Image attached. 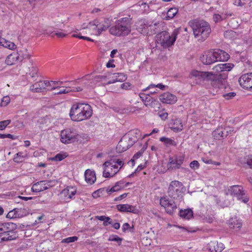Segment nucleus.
<instances>
[{"instance_id":"nucleus-1","label":"nucleus","mask_w":252,"mask_h":252,"mask_svg":"<svg viewBox=\"0 0 252 252\" xmlns=\"http://www.w3.org/2000/svg\"><path fill=\"white\" fill-rule=\"evenodd\" d=\"M93 114V108L90 104L75 102L71 106L69 115L71 120L78 122L90 119Z\"/></svg>"},{"instance_id":"nucleus-2","label":"nucleus","mask_w":252,"mask_h":252,"mask_svg":"<svg viewBox=\"0 0 252 252\" xmlns=\"http://www.w3.org/2000/svg\"><path fill=\"white\" fill-rule=\"evenodd\" d=\"M60 140L64 144L75 143L83 144L89 140L88 134L79 133L76 129L73 128H67L62 130L60 133Z\"/></svg>"},{"instance_id":"nucleus-3","label":"nucleus","mask_w":252,"mask_h":252,"mask_svg":"<svg viewBox=\"0 0 252 252\" xmlns=\"http://www.w3.org/2000/svg\"><path fill=\"white\" fill-rule=\"evenodd\" d=\"M193 31L194 37L199 41L205 40L211 32V29L208 23L204 21L193 20L189 23Z\"/></svg>"},{"instance_id":"nucleus-4","label":"nucleus","mask_w":252,"mask_h":252,"mask_svg":"<svg viewBox=\"0 0 252 252\" xmlns=\"http://www.w3.org/2000/svg\"><path fill=\"white\" fill-rule=\"evenodd\" d=\"M110 26V22L108 19L99 18L90 21L88 24L86 29L89 34L98 36Z\"/></svg>"},{"instance_id":"nucleus-5","label":"nucleus","mask_w":252,"mask_h":252,"mask_svg":"<svg viewBox=\"0 0 252 252\" xmlns=\"http://www.w3.org/2000/svg\"><path fill=\"white\" fill-rule=\"evenodd\" d=\"M131 19L124 17L119 20L116 25L109 29L110 33L114 35L121 36L128 35L131 32Z\"/></svg>"},{"instance_id":"nucleus-6","label":"nucleus","mask_w":252,"mask_h":252,"mask_svg":"<svg viewBox=\"0 0 252 252\" xmlns=\"http://www.w3.org/2000/svg\"><path fill=\"white\" fill-rule=\"evenodd\" d=\"M17 225L12 222L0 223V243L17 238Z\"/></svg>"},{"instance_id":"nucleus-7","label":"nucleus","mask_w":252,"mask_h":252,"mask_svg":"<svg viewBox=\"0 0 252 252\" xmlns=\"http://www.w3.org/2000/svg\"><path fill=\"white\" fill-rule=\"evenodd\" d=\"M124 162L120 159H111L103 164V176L105 178L113 177L124 165Z\"/></svg>"},{"instance_id":"nucleus-8","label":"nucleus","mask_w":252,"mask_h":252,"mask_svg":"<svg viewBox=\"0 0 252 252\" xmlns=\"http://www.w3.org/2000/svg\"><path fill=\"white\" fill-rule=\"evenodd\" d=\"M180 28L174 29L171 35L166 31H162L157 35L159 44L163 47H169L174 44L179 34Z\"/></svg>"},{"instance_id":"nucleus-9","label":"nucleus","mask_w":252,"mask_h":252,"mask_svg":"<svg viewBox=\"0 0 252 252\" xmlns=\"http://www.w3.org/2000/svg\"><path fill=\"white\" fill-rule=\"evenodd\" d=\"M61 83L53 81H39L30 87V90L33 93H40L46 90L51 91L57 88V85Z\"/></svg>"},{"instance_id":"nucleus-10","label":"nucleus","mask_w":252,"mask_h":252,"mask_svg":"<svg viewBox=\"0 0 252 252\" xmlns=\"http://www.w3.org/2000/svg\"><path fill=\"white\" fill-rule=\"evenodd\" d=\"M183 185L181 182L176 180L172 181L168 186L167 193L173 199L181 201L183 198Z\"/></svg>"},{"instance_id":"nucleus-11","label":"nucleus","mask_w":252,"mask_h":252,"mask_svg":"<svg viewBox=\"0 0 252 252\" xmlns=\"http://www.w3.org/2000/svg\"><path fill=\"white\" fill-rule=\"evenodd\" d=\"M226 194L236 197L238 200H242L245 203L249 200V197L245 195L243 187L239 185L230 186L226 190Z\"/></svg>"},{"instance_id":"nucleus-12","label":"nucleus","mask_w":252,"mask_h":252,"mask_svg":"<svg viewBox=\"0 0 252 252\" xmlns=\"http://www.w3.org/2000/svg\"><path fill=\"white\" fill-rule=\"evenodd\" d=\"M185 155H175L169 157L166 166L168 170L173 171L180 169L185 160Z\"/></svg>"},{"instance_id":"nucleus-13","label":"nucleus","mask_w":252,"mask_h":252,"mask_svg":"<svg viewBox=\"0 0 252 252\" xmlns=\"http://www.w3.org/2000/svg\"><path fill=\"white\" fill-rule=\"evenodd\" d=\"M159 203L164 208L165 212L169 214H173L177 208L175 201L170 199L167 196L161 197L159 200Z\"/></svg>"},{"instance_id":"nucleus-14","label":"nucleus","mask_w":252,"mask_h":252,"mask_svg":"<svg viewBox=\"0 0 252 252\" xmlns=\"http://www.w3.org/2000/svg\"><path fill=\"white\" fill-rule=\"evenodd\" d=\"M110 76V74L107 75H99L94 76L92 74L87 75L85 76L83 78V80H87L90 81V83H94V84H98V85H106L110 84L111 83H108L109 80H108V77H109L108 79L110 78L109 77Z\"/></svg>"},{"instance_id":"nucleus-15","label":"nucleus","mask_w":252,"mask_h":252,"mask_svg":"<svg viewBox=\"0 0 252 252\" xmlns=\"http://www.w3.org/2000/svg\"><path fill=\"white\" fill-rule=\"evenodd\" d=\"M77 189L74 186H67L60 193L62 199L66 202H69L76 194Z\"/></svg>"},{"instance_id":"nucleus-16","label":"nucleus","mask_w":252,"mask_h":252,"mask_svg":"<svg viewBox=\"0 0 252 252\" xmlns=\"http://www.w3.org/2000/svg\"><path fill=\"white\" fill-rule=\"evenodd\" d=\"M238 81L243 88L252 91V73L243 74L240 77Z\"/></svg>"},{"instance_id":"nucleus-17","label":"nucleus","mask_w":252,"mask_h":252,"mask_svg":"<svg viewBox=\"0 0 252 252\" xmlns=\"http://www.w3.org/2000/svg\"><path fill=\"white\" fill-rule=\"evenodd\" d=\"M216 74H214L212 72L208 71H199L197 70H192L190 72V75L192 77H198L199 79L203 81H207L211 82L215 77Z\"/></svg>"},{"instance_id":"nucleus-18","label":"nucleus","mask_w":252,"mask_h":252,"mask_svg":"<svg viewBox=\"0 0 252 252\" xmlns=\"http://www.w3.org/2000/svg\"><path fill=\"white\" fill-rule=\"evenodd\" d=\"M51 183V181H41L38 182L32 185V190L33 192H36L45 190L52 187Z\"/></svg>"},{"instance_id":"nucleus-19","label":"nucleus","mask_w":252,"mask_h":252,"mask_svg":"<svg viewBox=\"0 0 252 252\" xmlns=\"http://www.w3.org/2000/svg\"><path fill=\"white\" fill-rule=\"evenodd\" d=\"M139 96L147 107L154 108L156 105H158V102L155 99L149 94L145 93H140Z\"/></svg>"},{"instance_id":"nucleus-20","label":"nucleus","mask_w":252,"mask_h":252,"mask_svg":"<svg viewBox=\"0 0 252 252\" xmlns=\"http://www.w3.org/2000/svg\"><path fill=\"white\" fill-rule=\"evenodd\" d=\"M159 100L163 103L173 104L177 101V97L173 94L168 92L161 94L159 97Z\"/></svg>"},{"instance_id":"nucleus-21","label":"nucleus","mask_w":252,"mask_h":252,"mask_svg":"<svg viewBox=\"0 0 252 252\" xmlns=\"http://www.w3.org/2000/svg\"><path fill=\"white\" fill-rule=\"evenodd\" d=\"M202 63L206 65H209L216 62L214 51H208L200 57Z\"/></svg>"},{"instance_id":"nucleus-22","label":"nucleus","mask_w":252,"mask_h":252,"mask_svg":"<svg viewBox=\"0 0 252 252\" xmlns=\"http://www.w3.org/2000/svg\"><path fill=\"white\" fill-rule=\"evenodd\" d=\"M224 249V246L222 243H219L216 241H211L207 246V249L210 252H221Z\"/></svg>"},{"instance_id":"nucleus-23","label":"nucleus","mask_w":252,"mask_h":252,"mask_svg":"<svg viewBox=\"0 0 252 252\" xmlns=\"http://www.w3.org/2000/svg\"><path fill=\"white\" fill-rule=\"evenodd\" d=\"M129 142L127 137L125 135L123 136L116 147L117 150L120 153L126 151L131 147V145H129Z\"/></svg>"},{"instance_id":"nucleus-24","label":"nucleus","mask_w":252,"mask_h":252,"mask_svg":"<svg viewBox=\"0 0 252 252\" xmlns=\"http://www.w3.org/2000/svg\"><path fill=\"white\" fill-rule=\"evenodd\" d=\"M139 134L140 131L138 129H133L125 135L127 137L128 141L129 142V145L132 146L138 140Z\"/></svg>"},{"instance_id":"nucleus-25","label":"nucleus","mask_w":252,"mask_h":252,"mask_svg":"<svg viewBox=\"0 0 252 252\" xmlns=\"http://www.w3.org/2000/svg\"><path fill=\"white\" fill-rule=\"evenodd\" d=\"M214 53L216 62L227 61L230 58L229 55L222 50L218 49Z\"/></svg>"},{"instance_id":"nucleus-26","label":"nucleus","mask_w":252,"mask_h":252,"mask_svg":"<svg viewBox=\"0 0 252 252\" xmlns=\"http://www.w3.org/2000/svg\"><path fill=\"white\" fill-rule=\"evenodd\" d=\"M170 128L175 132L181 131L183 129V125L179 119H172L170 123Z\"/></svg>"},{"instance_id":"nucleus-27","label":"nucleus","mask_w":252,"mask_h":252,"mask_svg":"<svg viewBox=\"0 0 252 252\" xmlns=\"http://www.w3.org/2000/svg\"><path fill=\"white\" fill-rule=\"evenodd\" d=\"M59 82L60 83H61V84H59L57 85V86L58 87L54 89V90L57 89V91L54 93V94H66V93H69L70 92L75 91V89L71 88L70 87H61L60 86L63 85V82H60V81H59ZM81 90L82 89L80 88H79V89L77 88L76 89V90L77 91H81Z\"/></svg>"},{"instance_id":"nucleus-28","label":"nucleus","mask_w":252,"mask_h":252,"mask_svg":"<svg viewBox=\"0 0 252 252\" xmlns=\"http://www.w3.org/2000/svg\"><path fill=\"white\" fill-rule=\"evenodd\" d=\"M16 52L17 53L20 62H22L24 60L30 59L32 56L31 52L25 47L22 48Z\"/></svg>"},{"instance_id":"nucleus-29","label":"nucleus","mask_w":252,"mask_h":252,"mask_svg":"<svg viewBox=\"0 0 252 252\" xmlns=\"http://www.w3.org/2000/svg\"><path fill=\"white\" fill-rule=\"evenodd\" d=\"M5 63L8 65H12L20 63L17 53L14 52L8 55L5 59Z\"/></svg>"},{"instance_id":"nucleus-30","label":"nucleus","mask_w":252,"mask_h":252,"mask_svg":"<svg viewBox=\"0 0 252 252\" xmlns=\"http://www.w3.org/2000/svg\"><path fill=\"white\" fill-rule=\"evenodd\" d=\"M84 176L86 182L89 184L92 185L96 181L95 173L94 171L87 169L85 172Z\"/></svg>"},{"instance_id":"nucleus-31","label":"nucleus","mask_w":252,"mask_h":252,"mask_svg":"<svg viewBox=\"0 0 252 252\" xmlns=\"http://www.w3.org/2000/svg\"><path fill=\"white\" fill-rule=\"evenodd\" d=\"M229 227L231 229H239L242 226V220L237 217L230 218L228 222Z\"/></svg>"},{"instance_id":"nucleus-32","label":"nucleus","mask_w":252,"mask_h":252,"mask_svg":"<svg viewBox=\"0 0 252 252\" xmlns=\"http://www.w3.org/2000/svg\"><path fill=\"white\" fill-rule=\"evenodd\" d=\"M117 208L118 210L121 212H130L135 213L136 210L135 207L127 204L118 205H117Z\"/></svg>"},{"instance_id":"nucleus-33","label":"nucleus","mask_w":252,"mask_h":252,"mask_svg":"<svg viewBox=\"0 0 252 252\" xmlns=\"http://www.w3.org/2000/svg\"><path fill=\"white\" fill-rule=\"evenodd\" d=\"M127 78L126 75L123 73H114L112 79L109 80L108 83H114L116 82H123Z\"/></svg>"},{"instance_id":"nucleus-34","label":"nucleus","mask_w":252,"mask_h":252,"mask_svg":"<svg viewBox=\"0 0 252 252\" xmlns=\"http://www.w3.org/2000/svg\"><path fill=\"white\" fill-rule=\"evenodd\" d=\"M220 76L216 75L215 77L211 82L212 87L214 89L216 93H217L219 89L222 86V81L220 79Z\"/></svg>"},{"instance_id":"nucleus-35","label":"nucleus","mask_w":252,"mask_h":252,"mask_svg":"<svg viewBox=\"0 0 252 252\" xmlns=\"http://www.w3.org/2000/svg\"><path fill=\"white\" fill-rule=\"evenodd\" d=\"M240 162L243 167L252 169V155L245 156Z\"/></svg>"},{"instance_id":"nucleus-36","label":"nucleus","mask_w":252,"mask_h":252,"mask_svg":"<svg viewBox=\"0 0 252 252\" xmlns=\"http://www.w3.org/2000/svg\"><path fill=\"white\" fill-rule=\"evenodd\" d=\"M123 184V182L121 181L118 182L112 188H107L106 189H105V191L108 194H111L112 192L119 191L122 189V185Z\"/></svg>"},{"instance_id":"nucleus-37","label":"nucleus","mask_w":252,"mask_h":252,"mask_svg":"<svg viewBox=\"0 0 252 252\" xmlns=\"http://www.w3.org/2000/svg\"><path fill=\"white\" fill-rule=\"evenodd\" d=\"M27 74H29L33 79H36V77L38 76V69L36 66L31 64V65L29 67Z\"/></svg>"},{"instance_id":"nucleus-38","label":"nucleus","mask_w":252,"mask_h":252,"mask_svg":"<svg viewBox=\"0 0 252 252\" xmlns=\"http://www.w3.org/2000/svg\"><path fill=\"white\" fill-rule=\"evenodd\" d=\"M213 136L215 139L221 140L223 139L225 136V134L223 132L222 128L219 127L215 129L212 133Z\"/></svg>"},{"instance_id":"nucleus-39","label":"nucleus","mask_w":252,"mask_h":252,"mask_svg":"<svg viewBox=\"0 0 252 252\" xmlns=\"http://www.w3.org/2000/svg\"><path fill=\"white\" fill-rule=\"evenodd\" d=\"M159 141L163 143L164 145L166 147L169 146H176L177 145V142L173 139L166 137H161L159 138Z\"/></svg>"},{"instance_id":"nucleus-40","label":"nucleus","mask_w":252,"mask_h":252,"mask_svg":"<svg viewBox=\"0 0 252 252\" xmlns=\"http://www.w3.org/2000/svg\"><path fill=\"white\" fill-rule=\"evenodd\" d=\"M178 8L172 7L168 9L166 13V20H169L173 19L178 12Z\"/></svg>"},{"instance_id":"nucleus-41","label":"nucleus","mask_w":252,"mask_h":252,"mask_svg":"<svg viewBox=\"0 0 252 252\" xmlns=\"http://www.w3.org/2000/svg\"><path fill=\"white\" fill-rule=\"evenodd\" d=\"M179 214L181 217L186 219H189L193 216V212L190 209L181 210Z\"/></svg>"},{"instance_id":"nucleus-42","label":"nucleus","mask_w":252,"mask_h":252,"mask_svg":"<svg viewBox=\"0 0 252 252\" xmlns=\"http://www.w3.org/2000/svg\"><path fill=\"white\" fill-rule=\"evenodd\" d=\"M52 22V27L55 29L58 30L62 27V25L64 24V21L62 19H61L59 16H58L57 18H55L54 20H53Z\"/></svg>"},{"instance_id":"nucleus-43","label":"nucleus","mask_w":252,"mask_h":252,"mask_svg":"<svg viewBox=\"0 0 252 252\" xmlns=\"http://www.w3.org/2000/svg\"><path fill=\"white\" fill-rule=\"evenodd\" d=\"M67 155L65 153H60L55 157L50 158V160L54 161H60L66 158Z\"/></svg>"},{"instance_id":"nucleus-44","label":"nucleus","mask_w":252,"mask_h":252,"mask_svg":"<svg viewBox=\"0 0 252 252\" xmlns=\"http://www.w3.org/2000/svg\"><path fill=\"white\" fill-rule=\"evenodd\" d=\"M2 46L12 50H14L17 48L16 45L14 42L8 40H6L3 44H2Z\"/></svg>"},{"instance_id":"nucleus-45","label":"nucleus","mask_w":252,"mask_h":252,"mask_svg":"<svg viewBox=\"0 0 252 252\" xmlns=\"http://www.w3.org/2000/svg\"><path fill=\"white\" fill-rule=\"evenodd\" d=\"M81 34H82V33H81V32H79V33H76V34L74 33L72 35V37H75V38H78L79 39H83V40H87V41H91V42H94V39H93L89 37H87V36H83Z\"/></svg>"},{"instance_id":"nucleus-46","label":"nucleus","mask_w":252,"mask_h":252,"mask_svg":"<svg viewBox=\"0 0 252 252\" xmlns=\"http://www.w3.org/2000/svg\"><path fill=\"white\" fill-rule=\"evenodd\" d=\"M223 71H229L234 66V65L231 63H221Z\"/></svg>"},{"instance_id":"nucleus-47","label":"nucleus","mask_w":252,"mask_h":252,"mask_svg":"<svg viewBox=\"0 0 252 252\" xmlns=\"http://www.w3.org/2000/svg\"><path fill=\"white\" fill-rule=\"evenodd\" d=\"M133 88V85L128 82H126L121 85V88L126 91L131 90Z\"/></svg>"},{"instance_id":"nucleus-48","label":"nucleus","mask_w":252,"mask_h":252,"mask_svg":"<svg viewBox=\"0 0 252 252\" xmlns=\"http://www.w3.org/2000/svg\"><path fill=\"white\" fill-rule=\"evenodd\" d=\"M10 98L8 95L4 96L1 99L0 106L1 107L6 106L10 102Z\"/></svg>"},{"instance_id":"nucleus-49","label":"nucleus","mask_w":252,"mask_h":252,"mask_svg":"<svg viewBox=\"0 0 252 252\" xmlns=\"http://www.w3.org/2000/svg\"><path fill=\"white\" fill-rule=\"evenodd\" d=\"M54 35L59 38H63L66 36L67 33L65 30H61V31H57L54 32Z\"/></svg>"},{"instance_id":"nucleus-50","label":"nucleus","mask_w":252,"mask_h":252,"mask_svg":"<svg viewBox=\"0 0 252 252\" xmlns=\"http://www.w3.org/2000/svg\"><path fill=\"white\" fill-rule=\"evenodd\" d=\"M105 190L104 188H101L97 189V190L94 191L92 193V196L94 198H97L100 197L103 194V192Z\"/></svg>"},{"instance_id":"nucleus-51","label":"nucleus","mask_w":252,"mask_h":252,"mask_svg":"<svg viewBox=\"0 0 252 252\" xmlns=\"http://www.w3.org/2000/svg\"><path fill=\"white\" fill-rule=\"evenodd\" d=\"M108 241L117 242L119 243V245H120L122 243V239L118 236L117 235H111L109 237Z\"/></svg>"},{"instance_id":"nucleus-52","label":"nucleus","mask_w":252,"mask_h":252,"mask_svg":"<svg viewBox=\"0 0 252 252\" xmlns=\"http://www.w3.org/2000/svg\"><path fill=\"white\" fill-rule=\"evenodd\" d=\"M158 115L162 120L165 121L167 119L168 114L164 110H162L158 112Z\"/></svg>"},{"instance_id":"nucleus-53","label":"nucleus","mask_w":252,"mask_h":252,"mask_svg":"<svg viewBox=\"0 0 252 252\" xmlns=\"http://www.w3.org/2000/svg\"><path fill=\"white\" fill-rule=\"evenodd\" d=\"M78 240V237L77 236H72L63 239L62 242L65 243H69L71 242H74Z\"/></svg>"},{"instance_id":"nucleus-54","label":"nucleus","mask_w":252,"mask_h":252,"mask_svg":"<svg viewBox=\"0 0 252 252\" xmlns=\"http://www.w3.org/2000/svg\"><path fill=\"white\" fill-rule=\"evenodd\" d=\"M11 123V120H7L0 122V130L4 129Z\"/></svg>"},{"instance_id":"nucleus-55","label":"nucleus","mask_w":252,"mask_h":252,"mask_svg":"<svg viewBox=\"0 0 252 252\" xmlns=\"http://www.w3.org/2000/svg\"><path fill=\"white\" fill-rule=\"evenodd\" d=\"M226 17H224L225 18ZM214 21L215 23L221 21L224 18H223L219 14H214L213 17Z\"/></svg>"},{"instance_id":"nucleus-56","label":"nucleus","mask_w":252,"mask_h":252,"mask_svg":"<svg viewBox=\"0 0 252 252\" xmlns=\"http://www.w3.org/2000/svg\"><path fill=\"white\" fill-rule=\"evenodd\" d=\"M19 158H23L24 156H23L22 152H18L16 154V157H15L13 158V160L14 162L17 163H19L21 162V160L19 159Z\"/></svg>"},{"instance_id":"nucleus-57","label":"nucleus","mask_w":252,"mask_h":252,"mask_svg":"<svg viewBox=\"0 0 252 252\" xmlns=\"http://www.w3.org/2000/svg\"><path fill=\"white\" fill-rule=\"evenodd\" d=\"M189 166L192 169H198L199 167V164L198 161L193 160L190 163Z\"/></svg>"},{"instance_id":"nucleus-58","label":"nucleus","mask_w":252,"mask_h":252,"mask_svg":"<svg viewBox=\"0 0 252 252\" xmlns=\"http://www.w3.org/2000/svg\"><path fill=\"white\" fill-rule=\"evenodd\" d=\"M146 26V24L144 23L143 22H139L138 23V25L137 26V29L139 32H142L144 29L145 28Z\"/></svg>"},{"instance_id":"nucleus-59","label":"nucleus","mask_w":252,"mask_h":252,"mask_svg":"<svg viewBox=\"0 0 252 252\" xmlns=\"http://www.w3.org/2000/svg\"><path fill=\"white\" fill-rule=\"evenodd\" d=\"M213 69L216 72H217V73L223 72L221 63L218 64L216 65L215 66H214L213 68Z\"/></svg>"},{"instance_id":"nucleus-60","label":"nucleus","mask_w":252,"mask_h":252,"mask_svg":"<svg viewBox=\"0 0 252 252\" xmlns=\"http://www.w3.org/2000/svg\"><path fill=\"white\" fill-rule=\"evenodd\" d=\"M236 94L235 93L233 92H231L227 94H223V96L226 99H229L230 98H233L235 96Z\"/></svg>"},{"instance_id":"nucleus-61","label":"nucleus","mask_w":252,"mask_h":252,"mask_svg":"<svg viewBox=\"0 0 252 252\" xmlns=\"http://www.w3.org/2000/svg\"><path fill=\"white\" fill-rule=\"evenodd\" d=\"M127 194H128V193H124L119 195V196L115 197L114 199V201H118L122 200L123 199L126 198V196H127Z\"/></svg>"},{"instance_id":"nucleus-62","label":"nucleus","mask_w":252,"mask_h":252,"mask_svg":"<svg viewBox=\"0 0 252 252\" xmlns=\"http://www.w3.org/2000/svg\"><path fill=\"white\" fill-rule=\"evenodd\" d=\"M15 210H13L10 211L6 215L7 218L13 219L17 217V215L15 213Z\"/></svg>"},{"instance_id":"nucleus-63","label":"nucleus","mask_w":252,"mask_h":252,"mask_svg":"<svg viewBox=\"0 0 252 252\" xmlns=\"http://www.w3.org/2000/svg\"><path fill=\"white\" fill-rule=\"evenodd\" d=\"M225 130L226 131V134H225V136L226 137L229 134H231L232 133H235V131L233 127H226L225 128Z\"/></svg>"},{"instance_id":"nucleus-64","label":"nucleus","mask_w":252,"mask_h":252,"mask_svg":"<svg viewBox=\"0 0 252 252\" xmlns=\"http://www.w3.org/2000/svg\"><path fill=\"white\" fill-rule=\"evenodd\" d=\"M114 60H110L109 62L106 63V67L107 68L112 67L114 68L115 67V65L113 63Z\"/></svg>"}]
</instances>
